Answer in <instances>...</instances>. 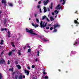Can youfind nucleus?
Listing matches in <instances>:
<instances>
[{
  "mask_svg": "<svg viewBox=\"0 0 79 79\" xmlns=\"http://www.w3.org/2000/svg\"><path fill=\"white\" fill-rule=\"evenodd\" d=\"M2 13V11H0V14Z\"/></svg>",
  "mask_w": 79,
  "mask_h": 79,
  "instance_id": "60",
  "label": "nucleus"
},
{
  "mask_svg": "<svg viewBox=\"0 0 79 79\" xmlns=\"http://www.w3.org/2000/svg\"><path fill=\"white\" fill-rule=\"evenodd\" d=\"M2 3H4L5 6H6V0H2Z\"/></svg>",
  "mask_w": 79,
  "mask_h": 79,
  "instance_id": "5",
  "label": "nucleus"
},
{
  "mask_svg": "<svg viewBox=\"0 0 79 79\" xmlns=\"http://www.w3.org/2000/svg\"><path fill=\"white\" fill-rule=\"evenodd\" d=\"M11 45L14 47H15V44H14V43H12Z\"/></svg>",
  "mask_w": 79,
  "mask_h": 79,
  "instance_id": "24",
  "label": "nucleus"
},
{
  "mask_svg": "<svg viewBox=\"0 0 79 79\" xmlns=\"http://www.w3.org/2000/svg\"><path fill=\"white\" fill-rule=\"evenodd\" d=\"M54 13L53 12L52 13V15H54Z\"/></svg>",
  "mask_w": 79,
  "mask_h": 79,
  "instance_id": "52",
  "label": "nucleus"
},
{
  "mask_svg": "<svg viewBox=\"0 0 79 79\" xmlns=\"http://www.w3.org/2000/svg\"><path fill=\"white\" fill-rule=\"evenodd\" d=\"M31 49H29L28 50V52H31Z\"/></svg>",
  "mask_w": 79,
  "mask_h": 79,
  "instance_id": "27",
  "label": "nucleus"
},
{
  "mask_svg": "<svg viewBox=\"0 0 79 79\" xmlns=\"http://www.w3.org/2000/svg\"><path fill=\"white\" fill-rule=\"evenodd\" d=\"M51 6H53V3L52 2L51 3Z\"/></svg>",
  "mask_w": 79,
  "mask_h": 79,
  "instance_id": "49",
  "label": "nucleus"
},
{
  "mask_svg": "<svg viewBox=\"0 0 79 79\" xmlns=\"http://www.w3.org/2000/svg\"><path fill=\"white\" fill-rule=\"evenodd\" d=\"M2 74L0 73V79H2Z\"/></svg>",
  "mask_w": 79,
  "mask_h": 79,
  "instance_id": "28",
  "label": "nucleus"
},
{
  "mask_svg": "<svg viewBox=\"0 0 79 79\" xmlns=\"http://www.w3.org/2000/svg\"><path fill=\"white\" fill-rule=\"evenodd\" d=\"M27 47H28V48H31V47H30V46H27Z\"/></svg>",
  "mask_w": 79,
  "mask_h": 79,
  "instance_id": "55",
  "label": "nucleus"
},
{
  "mask_svg": "<svg viewBox=\"0 0 79 79\" xmlns=\"http://www.w3.org/2000/svg\"><path fill=\"white\" fill-rule=\"evenodd\" d=\"M35 61H37V59H35Z\"/></svg>",
  "mask_w": 79,
  "mask_h": 79,
  "instance_id": "57",
  "label": "nucleus"
},
{
  "mask_svg": "<svg viewBox=\"0 0 79 79\" xmlns=\"http://www.w3.org/2000/svg\"><path fill=\"white\" fill-rule=\"evenodd\" d=\"M56 16L55 18H56Z\"/></svg>",
  "mask_w": 79,
  "mask_h": 79,
  "instance_id": "63",
  "label": "nucleus"
},
{
  "mask_svg": "<svg viewBox=\"0 0 79 79\" xmlns=\"http://www.w3.org/2000/svg\"><path fill=\"white\" fill-rule=\"evenodd\" d=\"M37 0H35V1H37Z\"/></svg>",
  "mask_w": 79,
  "mask_h": 79,
  "instance_id": "64",
  "label": "nucleus"
},
{
  "mask_svg": "<svg viewBox=\"0 0 79 79\" xmlns=\"http://www.w3.org/2000/svg\"><path fill=\"white\" fill-rule=\"evenodd\" d=\"M37 56H39V53H40V52H39V51H37Z\"/></svg>",
  "mask_w": 79,
  "mask_h": 79,
  "instance_id": "23",
  "label": "nucleus"
},
{
  "mask_svg": "<svg viewBox=\"0 0 79 79\" xmlns=\"http://www.w3.org/2000/svg\"><path fill=\"white\" fill-rule=\"evenodd\" d=\"M9 5L10 6H13V4H12L11 3H9Z\"/></svg>",
  "mask_w": 79,
  "mask_h": 79,
  "instance_id": "21",
  "label": "nucleus"
},
{
  "mask_svg": "<svg viewBox=\"0 0 79 79\" xmlns=\"http://www.w3.org/2000/svg\"><path fill=\"white\" fill-rule=\"evenodd\" d=\"M53 29V27H51L50 28V30H52V29Z\"/></svg>",
  "mask_w": 79,
  "mask_h": 79,
  "instance_id": "35",
  "label": "nucleus"
},
{
  "mask_svg": "<svg viewBox=\"0 0 79 79\" xmlns=\"http://www.w3.org/2000/svg\"><path fill=\"white\" fill-rule=\"evenodd\" d=\"M19 79H22V75H20L19 77Z\"/></svg>",
  "mask_w": 79,
  "mask_h": 79,
  "instance_id": "25",
  "label": "nucleus"
},
{
  "mask_svg": "<svg viewBox=\"0 0 79 79\" xmlns=\"http://www.w3.org/2000/svg\"><path fill=\"white\" fill-rule=\"evenodd\" d=\"M52 7H53V6H51V7H50L51 9H52Z\"/></svg>",
  "mask_w": 79,
  "mask_h": 79,
  "instance_id": "40",
  "label": "nucleus"
},
{
  "mask_svg": "<svg viewBox=\"0 0 79 79\" xmlns=\"http://www.w3.org/2000/svg\"><path fill=\"white\" fill-rule=\"evenodd\" d=\"M43 74H46V73L45 72V71H44L43 72Z\"/></svg>",
  "mask_w": 79,
  "mask_h": 79,
  "instance_id": "39",
  "label": "nucleus"
},
{
  "mask_svg": "<svg viewBox=\"0 0 79 79\" xmlns=\"http://www.w3.org/2000/svg\"><path fill=\"white\" fill-rule=\"evenodd\" d=\"M12 53V51L10 52L9 53H8V55L9 56H11V54Z\"/></svg>",
  "mask_w": 79,
  "mask_h": 79,
  "instance_id": "15",
  "label": "nucleus"
},
{
  "mask_svg": "<svg viewBox=\"0 0 79 79\" xmlns=\"http://www.w3.org/2000/svg\"><path fill=\"white\" fill-rule=\"evenodd\" d=\"M66 0H60V2H61L63 1V2L62 3V5H64V4L66 2Z\"/></svg>",
  "mask_w": 79,
  "mask_h": 79,
  "instance_id": "8",
  "label": "nucleus"
},
{
  "mask_svg": "<svg viewBox=\"0 0 79 79\" xmlns=\"http://www.w3.org/2000/svg\"><path fill=\"white\" fill-rule=\"evenodd\" d=\"M60 25L58 24L57 23L56 24H55L54 25V29H55L56 27H59Z\"/></svg>",
  "mask_w": 79,
  "mask_h": 79,
  "instance_id": "4",
  "label": "nucleus"
},
{
  "mask_svg": "<svg viewBox=\"0 0 79 79\" xmlns=\"http://www.w3.org/2000/svg\"><path fill=\"white\" fill-rule=\"evenodd\" d=\"M4 30L5 31H6V28H5L3 29H1V31H3Z\"/></svg>",
  "mask_w": 79,
  "mask_h": 79,
  "instance_id": "18",
  "label": "nucleus"
},
{
  "mask_svg": "<svg viewBox=\"0 0 79 79\" xmlns=\"http://www.w3.org/2000/svg\"><path fill=\"white\" fill-rule=\"evenodd\" d=\"M40 47H41V46H38V48H40Z\"/></svg>",
  "mask_w": 79,
  "mask_h": 79,
  "instance_id": "58",
  "label": "nucleus"
},
{
  "mask_svg": "<svg viewBox=\"0 0 79 79\" xmlns=\"http://www.w3.org/2000/svg\"><path fill=\"white\" fill-rule=\"evenodd\" d=\"M46 19L47 21H50V20L49 19H48V18H46Z\"/></svg>",
  "mask_w": 79,
  "mask_h": 79,
  "instance_id": "36",
  "label": "nucleus"
},
{
  "mask_svg": "<svg viewBox=\"0 0 79 79\" xmlns=\"http://www.w3.org/2000/svg\"><path fill=\"white\" fill-rule=\"evenodd\" d=\"M47 9L48 10V11H49V8H47Z\"/></svg>",
  "mask_w": 79,
  "mask_h": 79,
  "instance_id": "59",
  "label": "nucleus"
},
{
  "mask_svg": "<svg viewBox=\"0 0 79 79\" xmlns=\"http://www.w3.org/2000/svg\"><path fill=\"white\" fill-rule=\"evenodd\" d=\"M35 68V66H34V65H32V68Z\"/></svg>",
  "mask_w": 79,
  "mask_h": 79,
  "instance_id": "33",
  "label": "nucleus"
},
{
  "mask_svg": "<svg viewBox=\"0 0 79 79\" xmlns=\"http://www.w3.org/2000/svg\"><path fill=\"white\" fill-rule=\"evenodd\" d=\"M15 50H12V53H13V52H15Z\"/></svg>",
  "mask_w": 79,
  "mask_h": 79,
  "instance_id": "45",
  "label": "nucleus"
},
{
  "mask_svg": "<svg viewBox=\"0 0 79 79\" xmlns=\"http://www.w3.org/2000/svg\"><path fill=\"white\" fill-rule=\"evenodd\" d=\"M23 78L24 79L25 78V76H23Z\"/></svg>",
  "mask_w": 79,
  "mask_h": 79,
  "instance_id": "46",
  "label": "nucleus"
},
{
  "mask_svg": "<svg viewBox=\"0 0 79 79\" xmlns=\"http://www.w3.org/2000/svg\"><path fill=\"white\" fill-rule=\"evenodd\" d=\"M37 14H34V16L35 17H36V16H37Z\"/></svg>",
  "mask_w": 79,
  "mask_h": 79,
  "instance_id": "37",
  "label": "nucleus"
},
{
  "mask_svg": "<svg viewBox=\"0 0 79 79\" xmlns=\"http://www.w3.org/2000/svg\"><path fill=\"white\" fill-rule=\"evenodd\" d=\"M16 66L18 67V69H21V66L19 65H16Z\"/></svg>",
  "mask_w": 79,
  "mask_h": 79,
  "instance_id": "13",
  "label": "nucleus"
},
{
  "mask_svg": "<svg viewBox=\"0 0 79 79\" xmlns=\"http://www.w3.org/2000/svg\"><path fill=\"white\" fill-rule=\"evenodd\" d=\"M31 24L33 26H34V27H35V28H36L37 27H38V25L35 24L34 23H32Z\"/></svg>",
  "mask_w": 79,
  "mask_h": 79,
  "instance_id": "7",
  "label": "nucleus"
},
{
  "mask_svg": "<svg viewBox=\"0 0 79 79\" xmlns=\"http://www.w3.org/2000/svg\"><path fill=\"white\" fill-rule=\"evenodd\" d=\"M44 78H45V79H48V77L47 76H45Z\"/></svg>",
  "mask_w": 79,
  "mask_h": 79,
  "instance_id": "29",
  "label": "nucleus"
},
{
  "mask_svg": "<svg viewBox=\"0 0 79 79\" xmlns=\"http://www.w3.org/2000/svg\"><path fill=\"white\" fill-rule=\"evenodd\" d=\"M59 71H60V70H59Z\"/></svg>",
  "mask_w": 79,
  "mask_h": 79,
  "instance_id": "62",
  "label": "nucleus"
},
{
  "mask_svg": "<svg viewBox=\"0 0 79 79\" xmlns=\"http://www.w3.org/2000/svg\"><path fill=\"white\" fill-rule=\"evenodd\" d=\"M25 73L26 74H27V76H28L29 75V71L25 70Z\"/></svg>",
  "mask_w": 79,
  "mask_h": 79,
  "instance_id": "6",
  "label": "nucleus"
},
{
  "mask_svg": "<svg viewBox=\"0 0 79 79\" xmlns=\"http://www.w3.org/2000/svg\"><path fill=\"white\" fill-rule=\"evenodd\" d=\"M44 42H47V41H48V40H47L46 39H44Z\"/></svg>",
  "mask_w": 79,
  "mask_h": 79,
  "instance_id": "30",
  "label": "nucleus"
},
{
  "mask_svg": "<svg viewBox=\"0 0 79 79\" xmlns=\"http://www.w3.org/2000/svg\"><path fill=\"white\" fill-rule=\"evenodd\" d=\"M54 13H56V15H57V14H58V11H57V10H56L55 11H54Z\"/></svg>",
  "mask_w": 79,
  "mask_h": 79,
  "instance_id": "17",
  "label": "nucleus"
},
{
  "mask_svg": "<svg viewBox=\"0 0 79 79\" xmlns=\"http://www.w3.org/2000/svg\"><path fill=\"white\" fill-rule=\"evenodd\" d=\"M8 64H10V60H8L7 62Z\"/></svg>",
  "mask_w": 79,
  "mask_h": 79,
  "instance_id": "31",
  "label": "nucleus"
},
{
  "mask_svg": "<svg viewBox=\"0 0 79 79\" xmlns=\"http://www.w3.org/2000/svg\"><path fill=\"white\" fill-rule=\"evenodd\" d=\"M40 3H41V1H39L38 2L39 4H40Z\"/></svg>",
  "mask_w": 79,
  "mask_h": 79,
  "instance_id": "44",
  "label": "nucleus"
},
{
  "mask_svg": "<svg viewBox=\"0 0 79 79\" xmlns=\"http://www.w3.org/2000/svg\"><path fill=\"white\" fill-rule=\"evenodd\" d=\"M8 34H10V31H8Z\"/></svg>",
  "mask_w": 79,
  "mask_h": 79,
  "instance_id": "47",
  "label": "nucleus"
},
{
  "mask_svg": "<svg viewBox=\"0 0 79 79\" xmlns=\"http://www.w3.org/2000/svg\"><path fill=\"white\" fill-rule=\"evenodd\" d=\"M74 23H75V24H79V23L77 22V21L76 20H75L74 21Z\"/></svg>",
  "mask_w": 79,
  "mask_h": 79,
  "instance_id": "14",
  "label": "nucleus"
},
{
  "mask_svg": "<svg viewBox=\"0 0 79 79\" xmlns=\"http://www.w3.org/2000/svg\"><path fill=\"white\" fill-rule=\"evenodd\" d=\"M4 24H5L6 23V21H4Z\"/></svg>",
  "mask_w": 79,
  "mask_h": 79,
  "instance_id": "56",
  "label": "nucleus"
},
{
  "mask_svg": "<svg viewBox=\"0 0 79 79\" xmlns=\"http://www.w3.org/2000/svg\"><path fill=\"white\" fill-rule=\"evenodd\" d=\"M30 19H31V18H29V20H30Z\"/></svg>",
  "mask_w": 79,
  "mask_h": 79,
  "instance_id": "61",
  "label": "nucleus"
},
{
  "mask_svg": "<svg viewBox=\"0 0 79 79\" xmlns=\"http://www.w3.org/2000/svg\"><path fill=\"white\" fill-rule=\"evenodd\" d=\"M56 10H60V5L59 4L56 7Z\"/></svg>",
  "mask_w": 79,
  "mask_h": 79,
  "instance_id": "10",
  "label": "nucleus"
},
{
  "mask_svg": "<svg viewBox=\"0 0 79 79\" xmlns=\"http://www.w3.org/2000/svg\"><path fill=\"white\" fill-rule=\"evenodd\" d=\"M76 44H77V42H76L73 45H76Z\"/></svg>",
  "mask_w": 79,
  "mask_h": 79,
  "instance_id": "38",
  "label": "nucleus"
},
{
  "mask_svg": "<svg viewBox=\"0 0 79 79\" xmlns=\"http://www.w3.org/2000/svg\"><path fill=\"white\" fill-rule=\"evenodd\" d=\"M8 37H10V34H8Z\"/></svg>",
  "mask_w": 79,
  "mask_h": 79,
  "instance_id": "53",
  "label": "nucleus"
},
{
  "mask_svg": "<svg viewBox=\"0 0 79 79\" xmlns=\"http://www.w3.org/2000/svg\"><path fill=\"white\" fill-rule=\"evenodd\" d=\"M49 28H50V27H46V29H49Z\"/></svg>",
  "mask_w": 79,
  "mask_h": 79,
  "instance_id": "32",
  "label": "nucleus"
},
{
  "mask_svg": "<svg viewBox=\"0 0 79 79\" xmlns=\"http://www.w3.org/2000/svg\"><path fill=\"white\" fill-rule=\"evenodd\" d=\"M48 26H51H51H52V24H49Z\"/></svg>",
  "mask_w": 79,
  "mask_h": 79,
  "instance_id": "51",
  "label": "nucleus"
},
{
  "mask_svg": "<svg viewBox=\"0 0 79 79\" xmlns=\"http://www.w3.org/2000/svg\"><path fill=\"white\" fill-rule=\"evenodd\" d=\"M36 21L38 23H39V19H38L37 18H36Z\"/></svg>",
  "mask_w": 79,
  "mask_h": 79,
  "instance_id": "20",
  "label": "nucleus"
},
{
  "mask_svg": "<svg viewBox=\"0 0 79 79\" xmlns=\"http://www.w3.org/2000/svg\"><path fill=\"white\" fill-rule=\"evenodd\" d=\"M15 64H18V62H16Z\"/></svg>",
  "mask_w": 79,
  "mask_h": 79,
  "instance_id": "43",
  "label": "nucleus"
},
{
  "mask_svg": "<svg viewBox=\"0 0 79 79\" xmlns=\"http://www.w3.org/2000/svg\"><path fill=\"white\" fill-rule=\"evenodd\" d=\"M13 68H12L11 69H9V71H13Z\"/></svg>",
  "mask_w": 79,
  "mask_h": 79,
  "instance_id": "26",
  "label": "nucleus"
},
{
  "mask_svg": "<svg viewBox=\"0 0 79 79\" xmlns=\"http://www.w3.org/2000/svg\"><path fill=\"white\" fill-rule=\"evenodd\" d=\"M56 31H57V30H56V29H55L54 30V32H56Z\"/></svg>",
  "mask_w": 79,
  "mask_h": 79,
  "instance_id": "34",
  "label": "nucleus"
},
{
  "mask_svg": "<svg viewBox=\"0 0 79 79\" xmlns=\"http://www.w3.org/2000/svg\"><path fill=\"white\" fill-rule=\"evenodd\" d=\"M44 24H45V22H44L43 23L42 22V21L40 23V25L41 27L42 28V27H45L46 26L47 24V23H46L44 25Z\"/></svg>",
  "mask_w": 79,
  "mask_h": 79,
  "instance_id": "2",
  "label": "nucleus"
},
{
  "mask_svg": "<svg viewBox=\"0 0 79 79\" xmlns=\"http://www.w3.org/2000/svg\"><path fill=\"white\" fill-rule=\"evenodd\" d=\"M51 20V21H53L54 20V19L52 17V16H51L50 17Z\"/></svg>",
  "mask_w": 79,
  "mask_h": 79,
  "instance_id": "16",
  "label": "nucleus"
},
{
  "mask_svg": "<svg viewBox=\"0 0 79 79\" xmlns=\"http://www.w3.org/2000/svg\"><path fill=\"white\" fill-rule=\"evenodd\" d=\"M44 13H45L47 11V8L45 7H44Z\"/></svg>",
  "mask_w": 79,
  "mask_h": 79,
  "instance_id": "11",
  "label": "nucleus"
},
{
  "mask_svg": "<svg viewBox=\"0 0 79 79\" xmlns=\"http://www.w3.org/2000/svg\"><path fill=\"white\" fill-rule=\"evenodd\" d=\"M40 13H42V11H41V9H40Z\"/></svg>",
  "mask_w": 79,
  "mask_h": 79,
  "instance_id": "42",
  "label": "nucleus"
},
{
  "mask_svg": "<svg viewBox=\"0 0 79 79\" xmlns=\"http://www.w3.org/2000/svg\"><path fill=\"white\" fill-rule=\"evenodd\" d=\"M47 19V17L45 15H44L42 17V19Z\"/></svg>",
  "mask_w": 79,
  "mask_h": 79,
  "instance_id": "12",
  "label": "nucleus"
},
{
  "mask_svg": "<svg viewBox=\"0 0 79 79\" xmlns=\"http://www.w3.org/2000/svg\"><path fill=\"white\" fill-rule=\"evenodd\" d=\"M60 8H61V9H62V8H63V7L61 6H60Z\"/></svg>",
  "mask_w": 79,
  "mask_h": 79,
  "instance_id": "48",
  "label": "nucleus"
},
{
  "mask_svg": "<svg viewBox=\"0 0 79 79\" xmlns=\"http://www.w3.org/2000/svg\"><path fill=\"white\" fill-rule=\"evenodd\" d=\"M49 2V0H46V1H43V3H44V5L45 6L47 5V3H48Z\"/></svg>",
  "mask_w": 79,
  "mask_h": 79,
  "instance_id": "3",
  "label": "nucleus"
},
{
  "mask_svg": "<svg viewBox=\"0 0 79 79\" xmlns=\"http://www.w3.org/2000/svg\"><path fill=\"white\" fill-rule=\"evenodd\" d=\"M18 53L19 55H21V51H20V50H18Z\"/></svg>",
  "mask_w": 79,
  "mask_h": 79,
  "instance_id": "19",
  "label": "nucleus"
},
{
  "mask_svg": "<svg viewBox=\"0 0 79 79\" xmlns=\"http://www.w3.org/2000/svg\"><path fill=\"white\" fill-rule=\"evenodd\" d=\"M4 62H5V60H4V59H0V64L3 63Z\"/></svg>",
  "mask_w": 79,
  "mask_h": 79,
  "instance_id": "9",
  "label": "nucleus"
},
{
  "mask_svg": "<svg viewBox=\"0 0 79 79\" xmlns=\"http://www.w3.org/2000/svg\"><path fill=\"white\" fill-rule=\"evenodd\" d=\"M3 40H1V42L0 43V44H1V45H2L3 44Z\"/></svg>",
  "mask_w": 79,
  "mask_h": 79,
  "instance_id": "22",
  "label": "nucleus"
},
{
  "mask_svg": "<svg viewBox=\"0 0 79 79\" xmlns=\"http://www.w3.org/2000/svg\"><path fill=\"white\" fill-rule=\"evenodd\" d=\"M26 31L27 32H29V33L31 34H33V35H37V34L34 33L33 30H29L27 28H26Z\"/></svg>",
  "mask_w": 79,
  "mask_h": 79,
  "instance_id": "1",
  "label": "nucleus"
},
{
  "mask_svg": "<svg viewBox=\"0 0 79 79\" xmlns=\"http://www.w3.org/2000/svg\"><path fill=\"white\" fill-rule=\"evenodd\" d=\"M37 8H40V5H38Z\"/></svg>",
  "mask_w": 79,
  "mask_h": 79,
  "instance_id": "41",
  "label": "nucleus"
},
{
  "mask_svg": "<svg viewBox=\"0 0 79 79\" xmlns=\"http://www.w3.org/2000/svg\"><path fill=\"white\" fill-rule=\"evenodd\" d=\"M27 68L28 69H30V67H28Z\"/></svg>",
  "mask_w": 79,
  "mask_h": 79,
  "instance_id": "50",
  "label": "nucleus"
},
{
  "mask_svg": "<svg viewBox=\"0 0 79 79\" xmlns=\"http://www.w3.org/2000/svg\"><path fill=\"white\" fill-rule=\"evenodd\" d=\"M18 77V76H15V79H17V77Z\"/></svg>",
  "mask_w": 79,
  "mask_h": 79,
  "instance_id": "54",
  "label": "nucleus"
}]
</instances>
